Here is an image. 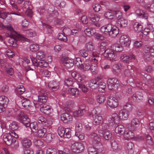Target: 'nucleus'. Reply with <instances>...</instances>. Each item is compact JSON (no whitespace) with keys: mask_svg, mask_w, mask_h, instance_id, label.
Returning <instances> with one entry per match:
<instances>
[{"mask_svg":"<svg viewBox=\"0 0 154 154\" xmlns=\"http://www.w3.org/2000/svg\"><path fill=\"white\" fill-rule=\"evenodd\" d=\"M59 85V83L58 82L54 81L50 82L48 84L49 88L53 91H56L58 89Z\"/></svg>","mask_w":154,"mask_h":154,"instance_id":"nucleus-19","label":"nucleus"},{"mask_svg":"<svg viewBox=\"0 0 154 154\" xmlns=\"http://www.w3.org/2000/svg\"><path fill=\"white\" fill-rule=\"evenodd\" d=\"M128 69H126L124 72V75L126 76L129 77L131 76L134 72V70L132 69L131 66L128 65L127 66Z\"/></svg>","mask_w":154,"mask_h":154,"instance_id":"nucleus-33","label":"nucleus"},{"mask_svg":"<svg viewBox=\"0 0 154 154\" xmlns=\"http://www.w3.org/2000/svg\"><path fill=\"white\" fill-rule=\"evenodd\" d=\"M61 119L64 123H67L68 122H70L72 120V116L69 114L65 113L62 114L61 115Z\"/></svg>","mask_w":154,"mask_h":154,"instance_id":"nucleus-17","label":"nucleus"},{"mask_svg":"<svg viewBox=\"0 0 154 154\" xmlns=\"http://www.w3.org/2000/svg\"><path fill=\"white\" fill-rule=\"evenodd\" d=\"M116 124L119 123V122L120 119L119 115L116 113H113L110 117Z\"/></svg>","mask_w":154,"mask_h":154,"instance_id":"nucleus-48","label":"nucleus"},{"mask_svg":"<svg viewBox=\"0 0 154 154\" xmlns=\"http://www.w3.org/2000/svg\"><path fill=\"white\" fill-rule=\"evenodd\" d=\"M2 28H5L10 32V34L6 33L5 34V38L10 37L11 38H24V36L22 35L17 33L13 29L11 24L7 25L6 26H4L2 24Z\"/></svg>","mask_w":154,"mask_h":154,"instance_id":"nucleus-3","label":"nucleus"},{"mask_svg":"<svg viewBox=\"0 0 154 154\" xmlns=\"http://www.w3.org/2000/svg\"><path fill=\"white\" fill-rule=\"evenodd\" d=\"M99 132L100 135L101 136L103 137L106 140H109L112 137V134L109 131H99Z\"/></svg>","mask_w":154,"mask_h":154,"instance_id":"nucleus-22","label":"nucleus"},{"mask_svg":"<svg viewBox=\"0 0 154 154\" xmlns=\"http://www.w3.org/2000/svg\"><path fill=\"white\" fill-rule=\"evenodd\" d=\"M90 138L93 143L94 144H98L100 141V138L97 134L94 133H92L90 135Z\"/></svg>","mask_w":154,"mask_h":154,"instance_id":"nucleus-25","label":"nucleus"},{"mask_svg":"<svg viewBox=\"0 0 154 154\" xmlns=\"http://www.w3.org/2000/svg\"><path fill=\"white\" fill-rule=\"evenodd\" d=\"M9 101V99L7 97L3 95L0 96V104H2L7 106V105L8 104Z\"/></svg>","mask_w":154,"mask_h":154,"instance_id":"nucleus-35","label":"nucleus"},{"mask_svg":"<svg viewBox=\"0 0 154 154\" xmlns=\"http://www.w3.org/2000/svg\"><path fill=\"white\" fill-rule=\"evenodd\" d=\"M134 29L137 32H139L142 31L143 29L142 26L138 22L135 23L133 25Z\"/></svg>","mask_w":154,"mask_h":154,"instance_id":"nucleus-37","label":"nucleus"},{"mask_svg":"<svg viewBox=\"0 0 154 154\" xmlns=\"http://www.w3.org/2000/svg\"><path fill=\"white\" fill-rule=\"evenodd\" d=\"M71 129L69 128H64L62 127L59 128L57 132L58 135L61 137L69 138L71 137Z\"/></svg>","mask_w":154,"mask_h":154,"instance_id":"nucleus-7","label":"nucleus"},{"mask_svg":"<svg viewBox=\"0 0 154 154\" xmlns=\"http://www.w3.org/2000/svg\"><path fill=\"white\" fill-rule=\"evenodd\" d=\"M73 84V81L71 79H66L64 80V85L67 86H71Z\"/></svg>","mask_w":154,"mask_h":154,"instance_id":"nucleus-60","label":"nucleus"},{"mask_svg":"<svg viewBox=\"0 0 154 154\" xmlns=\"http://www.w3.org/2000/svg\"><path fill=\"white\" fill-rule=\"evenodd\" d=\"M40 110L42 112L47 115H49L51 111V107L50 106L45 104L42 107H40Z\"/></svg>","mask_w":154,"mask_h":154,"instance_id":"nucleus-24","label":"nucleus"},{"mask_svg":"<svg viewBox=\"0 0 154 154\" xmlns=\"http://www.w3.org/2000/svg\"><path fill=\"white\" fill-rule=\"evenodd\" d=\"M113 13L114 19H116L119 20L122 18V14L121 11L118 10L114 11Z\"/></svg>","mask_w":154,"mask_h":154,"instance_id":"nucleus-43","label":"nucleus"},{"mask_svg":"<svg viewBox=\"0 0 154 154\" xmlns=\"http://www.w3.org/2000/svg\"><path fill=\"white\" fill-rule=\"evenodd\" d=\"M129 112L127 110L122 109L119 113V116L120 119L125 120H126L129 118Z\"/></svg>","mask_w":154,"mask_h":154,"instance_id":"nucleus-15","label":"nucleus"},{"mask_svg":"<svg viewBox=\"0 0 154 154\" xmlns=\"http://www.w3.org/2000/svg\"><path fill=\"white\" fill-rule=\"evenodd\" d=\"M145 8L147 9L148 11L151 12H154V4L152 3L151 4L150 3H146L145 6Z\"/></svg>","mask_w":154,"mask_h":154,"instance_id":"nucleus-42","label":"nucleus"},{"mask_svg":"<svg viewBox=\"0 0 154 154\" xmlns=\"http://www.w3.org/2000/svg\"><path fill=\"white\" fill-rule=\"evenodd\" d=\"M89 154H97L98 152L97 149L93 147H90L88 149Z\"/></svg>","mask_w":154,"mask_h":154,"instance_id":"nucleus-63","label":"nucleus"},{"mask_svg":"<svg viewBox=\"0 0 154 154\" xmlns=\"http://www.w3.org/2000/svg\"><path fill=\"white\" fill-rule=\"evenodd\" d=\"M143 51V57L146 62H150L154 58V48L152 47H145Z\"/></svg>","mask_w":154,"mask_h":154,"instance_id":"nucleus-4","label":"nucleus"},{"mask_svg":"<svg viewBox=\"0 0 154 154\" xmlns=\"http://www.w3.org/2000/svg\"><path fill=\"white\" fill-rule=\"evenodd\" d=\"M15 91L16 94H22L25 92V89L23 86L20 85L18 86Z\"/></svg>","mask_w":154,"mask_h":154,"instance_id":"nucleus-44","label":"nucleus"},{"mask_svg":"<svg viewBox=\"0 0 154 154\" xmlns=\"http://www.w3.org/2000/svg\"><path fill=\"white\" fill-rule=\"evenodd\" d=\"M46 55L45 52L40 50L38 51L36 53V57L37 59H41L44 58Z\"/></svg>","mask_w":154,"mask_h":154,"instance_id":"nucleus-46","label":"nucleus"},{"mask_svg":"<svg viewBox=\"0 0 154 154\" xmlns=\"http://www.w3.org/2000/svg\"><path fill=\"white\" fill-rule=\"evenodd\" d=\"M145 92H146L147 94V99L149 103L151 105H152L154 103V99L153 96L150 93H147V90H145Z\"/></svg>","mask_w":154,"mask_h":154,"instance_id":"nucleus-49","label":"nucleus"},{"mask_svg":"<svg viewBox=\"0 0 154 154\" xmlns=\"http://www.w3.org/2000/svg\"><path fill=\"white\" fill-rule=\"evenodd\" d=\"M113 12L114 11L111 10L107 11L104 14L105 17L110 19H114Z\"/></svg>","mask_w":154,"mask_h":154,"instance_id":"nucleus-36","label":"nucleus"},{"mask_svg":"<svg viewBox=\"0 0 154 154\" xmlns=\"http://www.w3.org/2000/svg\"><path fill=\"white\" fill-rule=\"evenodd\" d=\"M93 124L95 125H98L100 124L103 121V117L101 115L94 116Z\"/></svg>","mask_w":154,"mask_h":154,"instance_id":"nucleus-26","label":"nucleus"},{"mask_svg":"<svg viewBox=\"0 0 154 154\" xmlns=\"http://www.w3.org/2000/svg\"><path fill=\"white\" fill-rule=\"evenodd\" d=\"M57 150L52 148H49L46 150V154H57Z\"/></svg>","mask_w":154,"mask_h":154,"instance_id":"nucleus-64","label":"nucleus"},{"mask_svg":"<svg viewBox=\"0 0 154 154\" xmlns=\"http://www.w3.org/2000/svg\"><path fill=\"white\" fill-rule=\"evenodd\" d=\"M126 130L124 127L122 125H119L115 128V132L117 134H122L125 133Z\"/></svg>","mask_w":154,"mask_h":154,"instance_id":"nucleus-30","label":"nucleus"},{"mask_svg":"<svg viewBox=\"0 0 154 154\" xmlns=\"http://www.w3.org/2000/svg\"><path fill=\"white\" fill-rule=\"evenodd\" d=\"M119 42L124 46H128L131 42V39H120Z\"/></svg>","mask_w":154,"mask_h":154,"instance_id":"nucleus-39","label":"nucleus"},{"mask_svg":"<svg viewBox=\"0 0 154 154\" xmlns=\"http://www.w3.org/2000/svg\"><path fill=\"white\" fill-rule=\"evenodd\" d=\"M71 149L74 152L80 153L83 152L85 149V146L82 143L79 142H75L71 144Z\"/></svg>","mask_w":154,"mask_h":154,"instance_id":"nucleus-6","label":"nucleus"},{"mask_svg":"<svg viewBox=\"0 0 154 154\" xmlns=\"http://www.w3.org/2000/svg\"><path fill=\"white\" fill-rule=\"evenodd\" d=\"M111 49H108L104 51V56L110 60L116 61L117 58V56L114 51L120 52L123 50V47L120 44H116L112 45L111 47Z\"/></svg>","mask_w":154,"mask_h":154,"instance_id":"nucleus-1","label":"nucleus"},{"mask_svg":"<svg viewBox=\"0 0 154 154\" xmlns=\"http://www.w3.org/2000/svg\"><path fill=\"white\" fill-rule=\"evenodd\" d=\"M107 103L108 106L111 108H116L119 105L118 99L112 96H109L107 98Z\"/></svg>","mask_w":154,"mask_h":154,"instance_id":"nucleus-10","label":"nucleus"},{"mask_svg":"<svg viewBox=\"0 0 154 154\" xmlns=\"http://www.w3.org/2000/svg\"><path fill=\"white\" fill-rule=\"evenodd\" d=\"M5 69L7 73L9 75H11L13 74L14 73L13 69L9 65H6L5 66Z\"/></svg>","mask_w":154,"mask_h":154,"instance_id":"nucleus-41","label":"nucleus"},{"mask_svg":"<svg viewBox=\"0 0 154 154\" xmlns=\"http://www.w3.org/2000/svg\"><path fill=\"white\" fill-rule=\"evenodd\" d=\"M54 4L57 8H63L65 5V2L62 0H56L55 1Z\"/></svg>","mask_w":154,"mask_h":154,"instance_id":"nucleus-38","label":"nucleus"},{"mask_svg":"<svg viewBox=\"0 0 154 154\" xmlns=\"http://www.w3.org/2000/svg\"><path fill=\"white\" fill-rule=\"evenodd\" d=\"M133 100L137 102H139L143 99V96L141 92H137L132 96Z\"/></svg>","mask_w":154,"mask_h":154,"instance_id":"nucleus-23","label":"nucleus"},{"mask_svg":"<svg viewBox=\"0 0 154 154\" xmlns=\"http://www.w3.org/2000/svg\"><path fill=\"white\" fill-rule=\"evenodd\" d=\"M21 143L22 146L24 148H28L30 147L32 145L31 140L26 138H24L22 139Z\"/></svg>","mask_w":154,"mask_h":154,"instance_id":"nucleus-18","label":"nucleus"},{"mask_svg":"<svg viewBox=\"0 0 154 154\" xmlns=\"http://www.w3.org/2000/svg\"><path fill=\"white\" fill-rule=\"evenodd\" d=\"M18 126L17 123L15 122H12L9 125V128L12 131H15L18 129Z\"/></svg>","mask_w":154,"mask_h":154,"instance_id":"nucleus-54","label":"nucleus"},{"mask_svg":"<svg viewBox=\"0 0 154 154\" xmlns=\"http://www.w3.org/2000/svg\"><path fill=\"white\" fill-rule=\"evenodd\" d=\"M75 65L81 70L84 71L90 70L93 73H96L97 71L96 66L91 65V64L87 61L85 62L84 64H82L81 59L79 57L76 58L75 61Z\"/></svg>","mask_w":154,"mask_h":154,"instance_id":"nucleus-2","label":"nucleus"},{"mask_svg":"<svg viewBox=\"0 0 154 154\" xmlns=\"http://www.w3.org/2000/svg\"><path fill=\"white\" fill-rule=\"evenodd\" d=\"M98 88L99 91L104 92L105 91L106 87V83L103 82H99L98 81Z\"/></svg>","mask_w":154,"mask_h":154,"instance_id":"nucleus-34","label":"nucleus"},{"mask_svg":"<svg viewBox=\"0 0 154 154\" xmlns=\"http://www.w3.org/2000/svg\"><path fill=\"white\" fill-rule=\"evenodd\" d=\"M30 59L32 64L34 66L43 68L47 67L49 65L48 62L44 60H41L38 62L37 59L32 57H30Z\"/></svg>","mask_w":154,"mask_h":154,"instance_id":"nucleus-9","label":"nucleus"},{"mask_svg":"<svg viewBox=\"0 0 154 154\" xmlns=\"http://www.w3.org/2000/svg\"><path fill=\"white\" fill-rule=\"evenodd\" d=\"M47 132L46 128H43L39 129L37 132V134L38 137H43Z\"/></svg>","mask_w":154,"mask_h":154,"instance_id":"nucleus-51","label":"nucleus"},{"mask_svg":"<svg viewBox=\"0 0 154 154\" xmlns=\"http://www.w3.org/2000/svg\"><path fill=\"white\" fill-rule=\"evenodd\" d=\"M86 47L88 51H92L94 50V46L93 44L91 42H89L86 45Z\"/></svg>","mask_w":154,"mask_h":154,"instance_id":"nucleus-58","label":"nucleus"},{"mask_svg":"<svg viewBox=\"0 0 154 154\" xmlns=\"http://www.w3.org/2000/svg\"><path fill=\"white\" fill-rule=\"evenodd\" d=\"M89 60L92 63V65L94 64V66H96L97 69V64H98L101 60V58L99 56V54L93 52L92 54V56L90 57Z\"/></svg>","mask_w":154,"mask_h":154,"instance_id":"nucleus-12","label":"nucleus"},{"mask_svg":"<svg viewBox=\"0 0 154 154\" xmlns=\"http://www.w3.org/2000/svg\"><path fill=\"white\" fill-rule=\"evenodd\" d=\"M39 45L37 44H33L30 45L29 49L33 52H35L39 49Z\"/></svg>","mask_w":154,"mask_h":154,"instance_id":"nucleus-47","label":"nucleus"},{"mask_svg":"<svg viewBox=\"0 0 154 154\" xmlns=\"http://www.w3.org/2000/svg\"><path fill=\"white\" fill-rule=\"evenodd\" d=\"M92 8L95 12H97L100 11L101 6L99 4L96 3L93 4Z\"/></svg>","mask_w":154,"mask_h":154,"instance_id":"nucleus-61","label":"nucleus"},{"mask_svg":"<svg viewBox=\"0 0 154 154\" xmlns=\"http://www.w3.org/2000/svg\"><path fill=\"white\" fill-rule=\"evenodd\" d=\"M69 93L71 95L75 96H78L79 94V91L77 89L70 88L69 90Z\"/></svg>","mask_w":154,"mask_h":154,"instance_id":"nucleus-53","label":"nucleus"},{"mask_svg":"<svg viewBox=\"0 0 154 154\" xmlns=\"http://www.w3.org/2000/svg\"><path fill=\"white\" fill-rule=\"evenodd\" d=\"M17 119L23 125L26 127L30 125V120L27 116L23 112H20L18 115Z\"/></svg>","mask_w":154,"mask_h":154,"instance_id":"nucleus-8","label":"nucleus"},{"mask_svg":"<svg viewBox=\"0 0 154 154\" xmlns=\"http://www.w3.org/2000/svg\"><path fill=\"white\" fill-rule=\"evenodd\" d=\"M124 137L127 140L133 138L134 137V133L131 131H128L126 129L124 133Z\"/></svg>","mask_w":154,"mask_h":154,"instance_id":"nucleus-28","label":"nucleus"},{"mask_svg":"<svg viewBox=\"0 0 154 154\" xmlns=\"http://www.w3.org/2000/svg\"><path fill=\"white\" fill-rule=\"evenodd\" d=\"M61 60L63 65L67 68L72 66L75 62V60L74 61L73 59L67 57H62Z\"/></svg>","mask_w":154,"mask_h":154,"instance_id":"nucleus-11","label":"nucleus"},{"mask_svg":"<svg viewBox=\"0 0 154 154\" xmlns=\"http://www.w3.org/2000/svg\"><path fill=\"white\" fill-rule=\"evenodd\" d=\"M120 59L122 60L124 63H129V60H128V55L126 54H122L120 55Z\"/></svg>","mask_w":154,"mask_h":154,"instance_id":"nucleus-50","label":"nucleus"},{"mask_svg":"<svg viewBox=\"0 0 154 154\" xmlns=\"http://www.w3.org/2000/svg\"><path fill=\"white\" fill-rule=\"evenodd\" d=\"M135 14L137 16L140 18L147 19L148 17V13L142 10L137 9L135 11Z\"/></svg>","mask_w":154,"mask_h":154,"instance_id":"nucleus-16","label":"nucleus"},{"mask_svg":"<svg viewBox=\"0 0 154 154\" xmlns=\"http://www.w3.org/2000/svg\"><path fill=\"white\" fill-rule=\"evenodd\" d=\"M119 33L118 29L115 26H112L111 30L110 31L109 35L112 38H115Z\"/></svg>","mask_w":154,"mask_h":154,"instance_id":"nucleus-27","label":"nucleus"},{"mask_svg":"<svg viewBox=\"0 0 154 154\" xmlns=\"http://www.w3.org/2000/svg\"><path fill=\"white\" fill-rule=\"evenodd\" d=\"M41 93L38 96V101L39 102L42 103H45L48 99L47 94L44 92L43 90L41 91Z\"/></svg>","mask_w":154,"mask_h":154,"instance_id":"nucleus-21","label":"nucleus"},{"mask_svg":"<svg viewBox=\"0 0 154 154\" xmlns=\"http://www.w3.org/2000/svg\"><path fill=\"white\" fill-rule=\"evenodd\" d=\"M40 73L43 76L45 77H49L51 74L50 72L46 69H40Z\"/></svg>","mask_w":154,"mask_h":154,"instance_id":"nucleus-56","label":"nucleus"},{"mask_svg":"<svg viewBox=\"0 0 154 154\" xmlns=\"http://www.w3.org/2000/svg\"><path fill=\"white\" fill-rule=\"evenodd\" d=\"M18 39H8V42L10 46L16 47L17 46V41Z\"/></svg>","mask_w":154,"mask_h":154,"instance_id":"nucleus-55","label":"nucleus"},{"mask_svg":"<svg viewBox=\"0 0 154 154\" xmlns=\"http://www.w3.org/2000/svg\"><path fill=\"white\" fill-rule=\"evenodd\" d=\"M88 17L90 18L91 21L94 23L97 27H99L100 26V23L98 22L99 21L100 16L98 14H94L90 13L88 15Z\"/></svg>","mask_w":154,"mask_h":154,"instance_id":"nucleus-13","label":"nucleus"},{"mask_svg":"<svg viewBox=\"0 0 154 154\" xmlns=\"http://www.w3.org/2000/svg\"><path fill=\"white\" fill-rule=\"evenodd\" d=\"M133 108V107L131 104L127 103L124 106L122 109L127 110L129 112L132 110Z\"/></svg>","mask_w":154,"mask_h":154,"instance_id":"nucleus-59","label":"nucleus"},{"mask_svg":"<svg viewBox=\"0 0 154 154\" xmlns=\"http://www.w3.org/2000/svg\"><path fill=\"white\" fill-rule=\"evenodd\" d=\"M128 24V21L127 20L122 18L118 20L117 25L120 27H124L126 26Z\"/></svg>","mask_w":154,"mask_h":154,"instance_id":"nucleus-32","label":"nucleus"},{"mask_svg":"<svg viewBox=\"0 0 154 154\" xmlns=\"http://www.w3.org/2000/svg\"><path fill=\"white\" fill-rule=\"evenodd\" d=\"M109 83L112 84L113 85L116 86V88L119 86V82L118 80L115 78H111L109 79L107 81Z\"/></svg>","mask_w":154,"mask_h":154,"instance_id":"nucleus-45","label":"nucleus"},{"mask_svg":"<svg viewBox=\"0 0 154 154\" xmlns=\"http://www.w3.org/2000/svg\"><path fill=\"white\" fill-rule=\"evenodd\" d=\"M112 25L110 24L104 25L100 28V31L103 33L108 35L112 28Z\"/></svg>","mask_w":154,"mask_h":154,"instance_id":"nucleus-20","label":"nucleus"},{"mask_svg":"<svg viewBox=\"0 0 154 154\" xmlns=\"http://www.w3.org/2000/svg\"><path fill=\"white\" fill-rule=\"evenodd\" d=\"M125 68V66L122 64L116 63L112 66V70L113 73L115 75H118L120 71Z\"/></svg>","mask_w":154,"mask_h":154,"instance_id":"nucleus-14","label":"nucleus"},{"mask_svg":"<svg viewBox=\"0 0 154 154\" xmlns=\"http://www.w3.org/2000/svg\"><path fill=\"white\" fill-rule=\"evenodd\" d=\"M106 98L105 96L103 94H100L97 96L96 100L97 102L99 103H102L105 101Z\"/></svg>","mask_w":154,"mask_h":154,"instance_id":"nucleus-40","label":"nucleus"},{"mask_svg":"<svg viewBox=\"0 0 154 154\" xmlns=\"http://www.w3.org/2000/svg\"><path fill=\"white\" fill-rule=\"evenodd\" d=\"M79 109L77 111H74L73 113V115L75 117H81L83 115V111L85 109V106H80L79 108Z\"/></svg>","mask_w":154,"mask_h":154,"instance_id":"nucleus-29","label":"nucleus"},{"mask_svg":"<svg viewBox=\"0 0 154 154\" xmlns=\"http://www.w3.org/2000/svg\"><path fill=\"white\" fill-rule=\"evenodd\" d=\"M3 140L4 142L8 145L11 146L15 149L17 148L19 146L18 141L13 139L9 133L5 134L3 135Z\"/></svg>","mask_w":154,"mask_h":154,"instance_id":"nucleus-5","label":"nucleus"},{"mask_svg":"<svg viewBox=\"0 0 154 154\" xmlns=\"http://www.w3.org/2000/svg\"><path fill=\"white\" fill-rule=\"evenodd\" d=\"M38 122L39 124H42L44 125H47V119L43 117H40L38 119Z\"/></svg>","mask_w":154,"mask_h":154,"instance_id":"nucleus-57","label":"nucleus"},{"mask_svg":"<svg viewBox=\"0 0 154 154\" xmlns=\"http://www.w3.org/2000/svg\"><path fill=\"white\" fill-rule=\"evenodd\" d=\"M102 112L101 108L99 107H95L92 111V113L94 116L96 115H101Z\"/></svg>","mask_w":154,"mask_h":154,"instance_id":"nucleus-52","label":"nucleus"},{"mask_svg":"<svg viewBox=\"0 0 154 154\" xmlns=\"http://www.w3.org/2000/svg\"><path fill=\"white\" fill-rule=\"evenodd\" d=\"M127 149L129 151V152L130 153L133 152V149L134 148V144L131 142L128 143L127 145Z\"/></svg>","mask_w":154,"mask_h":154,"instance_id":"nucleus-62","label":"nucleus"},{"mask_svg":"<svg viewBox=\"0 0 154 154\" xmlns=\"http://www.w3.org/2000/svg\"><path fill=\"white\" fill-rule=\"evenodd\" d=\"M88 86L91 89L94 90L98 88V81L95 80H91L88 84Z\"/></svg>","mask_w":154,"mask_h":154,"instance_id":"nucleus-31","label":"nucleus"}]
</instances>
